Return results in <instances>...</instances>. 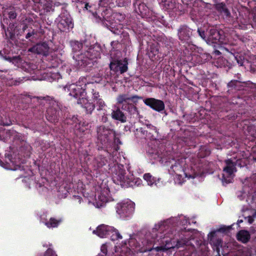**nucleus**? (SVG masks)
I'll return each mask as SVG.
<instances>
[{
	"label": "nucleus",
	"mask_w": 256,
	"mask_h": 256,
	"mask_svg": "<svg viewBox=\"0 0 256 256\" xmlns=\"http://www.w3.org/2000/svg\"><path fill=\"white\" fill-rule=\"evenodd\" d=\"M118 40H114L112 41L110 43V45L112 47V49H115L117 48V46L118 44Z\"/></svg>",
	"instance_id": "nucleus-60"
},
{
	"label": "nucleus",
	"mask_w": 256,
	"mask_h": 256,
	"mask_svg": "<svg viewBox=\"0 0 256 256\" xmlns=\"http://www.w3.org/2000/svg\"><path fill=\"white\" fill-rule=\"evenodd\" d=\"M144 104L153 110L161 112L165 108L164 102L153 98H146L143 100Z\"/></svg>",
	"instance_id": "nucleus-14"
},
{
	"label": "nucleus",
	"mask_w": 256,
	"mask_h": 256,
	"mask_svg": "<svg viewBox=\"0 0 256 256\" xmlns=\"http://www.w3.org/2000/svg\"><path fill=\"white\" fill-rule=\"evenodd\" d=\"M147 0H132V7L136 13L142 18L150 19L153 16L152 10L146 4Z\"/></svg>",
	"instance_id": "nucleus-9"
},
{
	"label": "nucleus",
	"mask_w": 256,
	"mask_h": 256,
	"mask_svg": "<svg viewBox=\"0 0 256 256\" xmlns=\"http://www.w3.org/2000/svg\"><path fill=\"white\" fill-rule=\"evenodd\" d=\"M166 244L164 246H157L154 248L158 252L160 250H165L170 248H179L183 246L185 244H188V240L186 239H181L180 240L175 242L174 240H170V242L166 241Z\"/></svg>",
	"instance_id": "nucleus-16"
},
{
	"label": "nucleus",
	"mask_w": 256,
	"mask_h": 256,
	"mask_svg": "<svg viewBox=\"0 0 256 256\" xmlns=\"http://www.w3.org/2000/svg\"><path fill=\"white\" fill-rule=\"evenodd\" d=\"M5 59L7 60H8L9 62H12L14 60H20V56H13L12 58H11L10 56H8V57L6 56Z\"/></svg>",
	"instance_id": "nucleus-58"
},
{
	"label": "nucleus",
	"mask_w": 256,
	"mask_h": 256,
	"mask_svg": "<svg viewBox=\"0 0 256 256\" xmlns=\"http://www.w3.org/2000/svg\"><path fill=\"white\" fill-rule=\"evenodd\" d=\"M108 10L110 11L108 16H110V18H114V20L120 23H121L124 20L125 14H124L117 12L112 14V10Z\"/></svg>",
	"instance_id": "nucleus-35"
},
{
	"label": "nucleus",
	"mask_w": 256,
	"mask_h": 256,
	"mask_svg": "<svg viewBox=\"0 0 256 256\" xmlns=\"http://www.w3.org/2000/svg\"><path fill=\"white\" fill-rule=\"evenodd\" d=\"M210 58V56L206 53L193 54L190 56V62L194 66L201 64L208 60Z\"/></svg>",
	"instance_id": "nucleus-20"
},
{
	"label": "nucleus",
	"mask_w": 256,
	"mask_h": 256,
	"mask_svg": "<svg viewBox=\"0 0 256 256\" xmlns=\"http://www.w3.org/2000/svg\"><path fill=\"white\" fill-rule=\"evenodd\" d=\"M192 30L186 25L181 26L178 30V35L180 40L186 42L190 40L192 35Z\"/></svg>",
	"instance_id": "nucleus-19"
},
{
	"label": "nucleus",
	"mask_w": 256,
	"mask_h": 256,
	"mask_svg": "<svg viewBox=\"0 0 256 256\" xmlns=\"http://www.w3.org/2000/svg\"><path fill=\"white\" fill-rule=\"evenodd\" d=\"M197 32H198L199 36L206 42L208 41V34L207 32L206 33L204 30H202V28H198Z\"/></svg>",
	"instance_id": "nucleus-47"
},
{
	"label": "nucleus",
	"mask_w": 256,
	"mask_h": 256,
	"mask_svg": "<svg viewBox=\"0 0 256 256\" xmlns=\"http://www.w3.org/2000/svg\"><path fill=\"white\" fill-rule=\"evenodd\" d=\"M238 42L239 43L240 45L243 44H244V43L246 42L247 39L244 37L241 36L238 38Z\"/></svg>",
	"instance_id": "nucleus-62"
},
{
	"label": "nucleus",
	"mask_w": 256,
	"mask_h": 256,
	"mask_svg": "<svg viewBox=\"0 0 256 256\" xmlns=\"http://www.w3.org/2000/svg\"><path fill=\"white\" fill-rule=\"evenodd\" d=\"M78 121V118L76 116H72V117L70 116H66L64 122L67 124H68L72 125L75 123H77Z\"/></svg>",
	"instance_id": "nucleus-46"
},
{
	"label": "nucleus",
	"mask_w": 256,
	"mask_h": 256,
	"mask_svg": "<svg viewBox=\"0 0 256 256\" xmlns=\"http://www.w3.org/2000/svg\"><path fill=\"white\" fill-rule=\"evenodd\" d=\"M142 99L143 98L142 96L138 95H132L129 96L128 94H119L117 96L116 100L117 103H124V102H126V101L130 100L132 102V104L136 106L138 103V100Z\"/></svg>",
	"instance_id": "nucleus-21"
},
{
	"label": "nucleus",
	"mask_w": 256,
	"mask_h": 256,
	"mask_svg": "<svg viewBox=\"0 0 256 256\" xmlns=\"http://www.w3.org/2000/svg\"><path fill=\"white\" fill-rule=\"evenodd\" d=\"M159 46L158 43H152L148 48V54L151 59L155 58V56L159 53Z\"/></svg>",
	"instance_id": "nucleus-26"
},
{
	"label": "nucleus",
	"mask_w": 256,
	"mask_h": 256,
	"mask_svg": "<svg viewBox=\"0 0 256 256\" xmlns=\"http://www.w3.org/2000/svg\"><path fill=\"white\" fill-rule=\"evenodd\" d=\"M122 110L121 109V106H115V108L112 110L111 114L112 118L122 123L126 122L127 120V118Z\"/></svg>",
	"instance_id": "nucleus-23"
},
{
	"label": "nucleus",
	"mask_w": 256,
	"mask_h": 256,
	"mask_svg": "<svg viewBox=\"0 0 256 256\" xmlns=\"http://www.w3.org/2000/svg\"><path fill=\"white\" fill-rule=\"evenodd\" d=\"M116 212L120 215V218H124L127 216L128 209H118Z\"/></svg>",
	"instance_id": "nucleus-51"
},
{
	"label": "nucleus",
	"mask_w": 256,
	"mask_h": 256,
	"mask_svg": "<svg viewBox=\"0 0 256 256\" xmlns=\"http://www.w3.org/2000/svg\"><path fill=\"white\" fill-rule=\"evenodd\" d=\"M255 217H256V212H255V214H253L252 216H248L247 217H246L245 219H247L248 222L250 224H252L254 221V218Z\"/></svg>",
	"instance_id": "nucleus-57"
},
{
	"label": "nucleus",
	"mask_w": 256,
	"mask_h": 256,
	"mask_svg": "<svg viewBox=\"0 0 256 256\" xmlns=\"http://www.w3.org/2000/svg\"><path fill=\"white\" fill-rule=\"evenodd\" d=\"M108 202V198L102 194H100L98 196V199H96V202L94 205L96 208H100L106 206L107 203Z\"/></svg>",
	"instance_id": "nucleus-28"
},
{
	"label": "nucleus",
	"mask_w": 256,
	"mask_h": 256,
	"mask_svg": "<svg viewBox=\"0 0 256 256\" xmlns=\"http://www.w3.org/2000/svg\"><path fill=\"white\" fill-rule=\"evenodd\" d=\"M237 118V116L234 113H231L230 114L226 116V120H235Z\"/></svg>",
	"instance_id": "nucleus-55"
},
{
	"label": "nucleus",
	"mask_w": 256,
	"mask_h": 256,
	"mask_svg": "<svg viewBox=\"0 0 256 256\" xmlns=\"http://www.w3.org/2000/svg\"><path fill=\"white\" fill-rule=\"evenodd\" d=\"M49 48L46 43H38L29 48L28 52L46 56L48 54Z\"/></svg>",
	"instance_id": "nucleus-18"
},
{
	"label": "nucleus",
	"mask_w": 256,
	"mask_h": 256,
	"mask_svg": "<svg viewBox=\"0 0 256 256\" xmlns=\"http://www.w3.org/2000/svg\"><path fill=\"white\" fill-rule=\"evenodd\" d=\"M106 112L104 111L103 112L104 115L102 116L101 118V122H106L108 120V115L105 114Z\"/></svg>",
	"instance_id": "nucleus-59"
},
{
	"label": "nucleus",
	"mask_w": 256,
	"mask_h": 256,
	"mask_svg": "<svg viewBox=\"0 0 256 256\" xmlns=\"http://www.w3.org/2000/svg\"><path fill=\"white\" fill-rule=\"evenodd\" d=\"M84 102L82 101V106L84 109L86 114H92L96 108L95 104L93 102H88L86 99H84Z\"/></svg>",
	"instance_id": "nucleus-30"
},
{
	"label": "nucleus",
	"mask_w": 256,
	"mask_h": 256,
	"mask_svg": "<svg viewBox=\"0 0 256 256\" xmlns=\"http://www.w3.org/2000/svg\"><path fill=\"white\" fill-rule=\"evenodd\" d=\"M74 200L76 202H77L78 203H80V204L81 202V201L82 200V197H80L79 196H74Z\"/></svg>",
	"instance_id": "nucleus-63"
},
{
	"label": "nucleus",
	"mask_w": 256,
	"mask_h": 256,
	"mask_svg": "<svg viewBox=\"0 0 256 256\" xmlns=\"http://www.w3.org/2000/svg\"><path fill=\"white\" fill-rule=\"evenodd\" d=\"M200 156L206 157L210 154V150L204 146L200 148Z\"/></svg>",
	"instance_id": "nucleus-50"
},
{
	"label": "nucleus",
	"mask_w": 256,
	"mask_h": 256,
	"mask_svg": "<svg viewBox=\"0 0 256 256\" xmlns=\"http://www.w3.org/2000/svg\"><path fill=\"white\" fill-rule=\"evenodd\" d=\"M120 38H122L123 40H128L129 39V34L127 32H126L124 30L123 28L122 29V31L120 34Z\"/></svg>",
	"instance_id": "nucleus-52"
},
{
	"label": "nucleus",
	"mask_w": 256,
	"mask_h": 256,
	"mask_svg": "<svg viewBox=\"0 0 256 256\" xmlns=\"http://www.w3.org/2000/svg\"><path fill=\"white\" fill-rule=\"evenodd\" d=\"M245 84L237 80H232L229 82L227 86L232 90L234 89L236 90H241L244 89Z\"/></svg>",
	"instance_id": "nucleus-29"
},
{
	"label": "nucleus",
	"mask_w": 256,
	"mask_h": 256,
	"mask_svg": "<svg viewBox=\"0 0 256 256\" xmlns=\"http://www.w3.org/2000/svg\"><path fill=\"white\" fill-rule=\"evenodd\" d=\"M43 256H58L51 248H48Z\"/></svg>",
	"instance_id": "nucleus-54"
},
{
	"label": "nucleus",
	"mask_w": 256,
	"mask_h": 256,
	"mask_svg": "<svg viewBox=\"0 0 256 256\" xmlns=\"http://www.w3.org/2000/svg\"><path fill=\"white\" fill-rule=\"evenodd\" d=\"M226 166L224 168V172H226L228 176H230L236 170V164L231 159L224 160Z\"/></svg>",
	"instance_id": "nucleus-25"
},
{
	"label": "nucleus",
	"mask_w": 256,
	"mask_h": 256,
	"mask_svg": "<svg viewBox=\"0 0 256 256\" xmlns=\"http://www.w3.org/2000/svg\"><path fill=\"white\" fill-rule=\"evenodd\" d=\"M92 95V100L94 102H95V106H96L97 110L100 111H105L106 110L104 109V108L106 106V104L102 99V98L100 96L99 92H96V90L94 88V92H90Z\"/></svg>",
	"instance_id": "nucleus-22"
},
{
	"label": "nucleus",
	"mask_w": 256,
	"mask_h": 256,
	"mask_svg": "<svg viewBox=\"0 0 256 256\" xmlns=\"http://www.w3.org/2000/svg\"><path fill=\"white\" fill-rule=\"evenodd\" d=\"M35 34H36V32L32 27H30L28 30V32L26 34L25 38L26 40H30V38L32 36H34Z\"/></svg>",
	"instance_id": "nucleus-48"
},
{
	"label": "nucleus",
	"mask_w": 256,
	"mask_h": 256,
	"mask_svg": "<svg viewBox=\"0 0 256 256\" xmlns=\"http://www.w3.org/2000/svg\"><path fill=\"white\" fill-rule=\"evenodd\" d=\"M222 182L223 183V184H228L229 183H230L231 178L229 176L228 178H226L224 175L223 174L222 177Z\"/></svg>",
	"instance_id": "nucleus-56"
},
{
	"label": "nucleus",
	"mask_w": 256,
	"mask_h": 256,
	"mask_svg": "<svg viewBox=\"0 0 256 256\" xmlns=\"http://www.w3.org/2000/svg\"><path fill=\"white\" fill-rule=\"evenodd\" d=\"M66 88L69 92V94L76 98H78V104H82V101H84V98L87 94L92 92L95 86L94 83L88 82L86 78L82 77L76 84L66 86Z\"/></svg>",
	"instance_id": "nucleus-2"
},
{
	"label": "nucleus",
	"mask_w": 256,
	"mask_h": 256,
	"mask_svg": "<svg viewBox=\"0 0 256 256\" xmlns=\"http://www.w3.org/2000/svg\"><path fill=\"white\" fill-rule=\"evenodd\" d=\"M162 8L170 13V14H178L182 12V6L177 2L176 0H170L161 6Z\"/></svg>",
	"instance_id": "nucleus-13"
},
{
	"label": "nucleus",
	"mask_w": 256,
	"mask_h": 256,
	"mask_svg": "<svg viewBox=\"0 0 256 256\" xmlns=\"http://www.w3.org/2000/svg\"><path fill=\"white\" fill-rule=\"evenodd\" d=\"M144 179L148 182V185L152 186L155 182L154 178L150 173L145 174L143 176Z\"/></svg>",
	"instance_id": "nucleus-43"
},
{
	"label": "nucleus",
	"mask_w": 256,
	"mask_h": 256,
	"mask_svg": "<svg viewBox=\"0 0 256 256\" xmlns=\"http://www.w3.org/2000/svg\"><path fill=\"white\" fill-rule=\"evenodd\" d=\"M96 162L98 168H101L108 163V160L106 158L102 155L97 156L96 158Z\"/></svg>",
	"instance_id": "nucleus-38"
},
{
	"label": "nucleus",
	"mask_w": 256,
	"mask_h": 256,
	"mask_svg": "<svg viewBox=\"0 0 256 256\" xmlns=\"http://www.w3.org/2000/svg\"><path fill=\"white\" fill-rule=\"evenodd\" d=\"M238 240L244 243L247 242L250 238V234L247 230H240L237 234Z\"/></svg>",
	"instance_id": "nucleus-32"
},
{
	"label": "nucleus",
	"mask_w": 256,
	"mask_h": 256,
	"mask_svg": "<svg viewBox=\"0 0 256 256\" xmlns=\"http://www.w3.org/2000/svg\"><path fill=\"white\" fill-rule=\"evenodd\" d=\"M116 4L120 7H127L130 5L132 0H116Z\"/></svg>",
	"instance_id": "nucleus-45"
},
{
	"label": "nucleus",
	"mask_w": 256,
	"mask_h": 256,
	"mask_svg": "<svg viewBox=\"0 0 256 256\" xmlns=\"http://www.w3.org/2000/svg\"><path fill=\"white\" fill-rule=\"evenodd\" d=\"M116 104H120L121 109L128 112L130 117L139 118H142V116H141L140 114L138 108L134 104H132L128 101H126V102H124V103L116 102Z\"/></svg>",
	"instance_id": "nucleus-15"
},
{
	"label": "nucleus",
	"mask_w": 256,
	"mask_h": 256,
	"mask_svg": "<svg viewBox=\"0 0 256 256\" xmlns=\"http://www.w3.org/2000/svg\"><path fill=\"white\" fill-rule=\"evenodd\" d=\"M61 220H56L54 218H51L50 220L46 222V225L48 228H53L56 227L58 224L61 222Z\"/></svg>",
	"instance_id": "nucleus-42"
},
{
	"label": "nucleus",
	"mask_w": 256,
	"mask_h": 256,
	"mask_svg": "<svg viewBox=\"0 0 256 256\" xmlns=\"http://www.w3.org/2000/svg\"><path fill=\"white\" fill-rule=\"evenodd\" d=\"M128 62L126 60H124V62H122V60H120V66L118 67V72L120 74H122L124 73L128 70Z\"/></svg>",
	"instance_id": "nucleus-41"
},
{
	"label": "nucleus",
	"mask_w": 256,
	"mask_h": 256,
	"mask_svg": "<svg viewBox=\"0 0 256 256\" xmlns=\"http://www.w3.org/2000/svg\"><path fill=\"white\" fill-rule=\"evenodd\" d=\"M228 2L224 0L219 4H216L214 6V8L224 18L230 20L232 18V16L227 4Z\"/></svg>",
	"instance_id": "nucleus-17"
},
{
	"label": "nucleus",
	"mask_w": 256,
	"mask_h": 256,
	"mask_svg": "<svg viewBox=\"0 0 256 256\" xmlns=\"http://www.w3.org/2000/svg\"><path fill=\"white\" fill-rule=\"evenodd\" d=\"M5 32L7 39L12 41H14L16 39L14 24L13 22H10L6 28V30H5Z\"/></svg>",
	"instance_id": "nucleus-27"
},
{
	"label": "nucleus",
	"mask_w": 256,
	"mask_h": 256,
	"mask_svg": "<svg viewBox=\"0 0 256 256\" xmlns=\"http://www.w3.org/2000/svg\"><path fill=\"white\" fill-rule=\"evenodd\" d=\"M109 232H115L117 238H122V236L120 234L118 230L113 227L104 224L98 226L96 230L93 231V233L96 234L100 238H104L108 233Z\"/></svg>",
	"instance_id": "nucleus-12"
},
{
	"label": "nucleus",
	"mask_w": 256,
	"mask_h": 256,
	"mask_svg": "<svg viewBox=\"0 0 256 256\" xmlns=\"http://www.w3.org/2000/svg\"><path fill=\"white\" fill-rule=\"evenodd\" d=\"M208 38L207 42L222 44L226 42L224 32L214 26H210L207 29Z\"/></svg>",
	"instance_id": "nucleus-10"
},
{
	"label": "nucleus",
	"mask_w": 256,
	"mask_h": 256,
	"mask_svg": "<svg viewBox=\"0 0 256 256\" xmlns=\"http://www.w3.org/2000/svg\"><path fill=\"white\" fill-rule=\"evenodd\" d=\"M110 11L106 9L101 14L102 16H98L101 24L113 34L119 35L123 28V24L116 20L114 18H110V16H108Z\"/></svg>",
	"instance_id": "nucleus-6"
},
{
	"label": "nucleus",
	"mask_w": 256,
	"mask_h": 256,
	"mask_svg": "<svg viewBox=\"0 0 256 256\" xmlns=\"http://www.w3.org/2000/svg\"><path fill=\"white\" fill-rule=\"evenodd\" d=\"M116 132L108 128L101 126L97 128L98 144L102 145V148L110 146L115 137Z\"/></svg>",
	"instance_id": "nucleus-5"
},
{
	"label": "nucleus",
	"mask_w": 256,
	"mask_h": 256,
	"mask_svg": "<svg viewBox=\"0 0 256 256\" xmlns=\"http://www.w3.org/2000/svg\"><path fill=\"white\" fill-rule=\"evenodd\" d=\"M118 204L120 208H134L135 207V203L130 199L124 200Z\"/></svg>",
	"instance_id": "nucleus-36"
},
{
	"label": "nucleus",
	"mask_w": 256,
	"mask_h": 256,
	"mask_svg": "<svg viewBox=\"0 0 256 256\" xmlns=\"http://www.w3.org/2000/svg\"><path fill=\"white\" fill-rule=\"evenodd\" d=\"M244 44H240L239 43L236 42V44H232L228 48H226V50L229 52L232 56L236 55V54H240L244 52Z\"/></svg>",
	"instance_id": "nucleus-24"
},
{
	"label": "nucleus",
	"mask_w": 256,
	"mask_h": 256,
	"mask_svg": "<svg viewBox=\"0 0 256 256\" xmlns=\"http://www.w3.org/2000/svg\"><path fill=\"white\" fill-rule=\"evenodd\" d=\"M108 166L112 172V180L116 184L120 185L122 188L132 187L140 184V180H135L132 176L126 174L124 165L116 162L109 164Z\"/></svg>",
	"instance_id": "nucleus-1"
},
{
	"label": "nucleus",
	"mask_w": 256,
	"mask_h": 256,
	"mask_svg": "<svg viewBox=\"0 0 256 256\" xmlns=\"http://www.w3.org/2000/svg\"><path fill=\"white\" fill-rule=\"evenodd\" d=\"M120 66V60H113L110 64V70H112L114 72H118V67Z\"/></svg>",
	"instance_id": "nucleus-40"
},
{
	"label": "nucleus",
	"mask_w": 256,
	"mask_h": 256,
	"mask_svg": "<svg viewBox=\"0 0 256 256\" xmlns=\"http://www.w3.org/2000/svg\"><path fill=\"white\" fill-rule=\"evenodd\" d=\"M172 163L170 166V170L172 172L175 174H177L178 172H180L182 170V165L180 164L179 160H176L174 158L172 159V162H170Z\"/></svg>",
	"instance_id": "nucleus-31"
},
{
	"label": "nucleus",
	"mask_w": 256,
	"mask_h": 256,
	"mask_svg": "<svg viewBox=\"0 0 256 256\" xmlns=\"http://www.w3.org/2000/svg\"><path fill=\"white\" fill-rule=\"evenodd\" d=\"M248 134L252 138H256V126L254 125H250L247 128Z\"/></svg>",
	"instance_id": "nucleus-44"
},
{
	"label": "nucleus",
	"mask_w": 256,
	"mask_h": 256,
	"mask_svg": "<svg viewBox=\"0 0 256 256\" xmlns=\"http://www.w3.org/2000/svg\"><path fill=\"white\" fill-rule=\"evenodd\" d=\"M39 106L38 109L40 111L43 112L44 107L48 105L46 114L47 120L52 123L58 122L60 117V111L61 110L60 104L56 100L50 99V97H44L37 99Z\"/></svg>",
	"instance_id": "nucleus-3"
},
{
	"label": "nucleus",
	"mask_w": 256,
	"mask_h": 256,
	"mask_svg": "<svg viewBox=\"0 0 256 256\" xmlns=\"http://www.w3.org/2000/svg\"><path fill=\"white\" fill-rule=\"evenodd\" d=\"M240 26L242 29L244 30L249 29L251 27L256 28V15H255L254 16L252 21L251 22L250 24L248 23L242 24L240 25Z\"/></svg>",
	"instance_id": "nucleus-39"
},
{
	"label": "nucleus",
	"mask_w": 256,
	"mask_h": 256,
	"mask_svg": "<svg viewBox=\"0 0 256 256\" xmlns=\"http://www.w3.org/2000/svg\"><path fill=\"white\" fill-rule=\"evenodd\" d=\"M250 232L252 234L256 236V226H254L250 228Z\"/></svg>",
	"instance_id": "nucleus-64"
},
{
	"label": "nucleus",
	"mask_w": 256,
	"mask_h": 256,
	"mask_svg": "<svg viewBox=\"0 0 256 256\" xmlns=\"http://www.w3.org/2000/svg\"><path fill=\"white\" fill-rule=\"evenodd\" d=\"M70 44L72 48V52L74 53L73 56L76 54H80L77 53L79 52L82 48L83 44L78 40H71L70 42Z\"/></svg>",
	"instance_id": "nucleus-34"
},
{
	"label": "nucleus",
	"mask_w": 256,
	"mask_h": 256,
	"mask_svg": "<svg viewBox=\"0 0 256 256\" xmlns=\"http://www.w3.org/2000/svg\"><path fill=\"white\" fill-rule=\"evenodd\" d=\"M100 48L90 47L84 52L74 55V58L78 62L79 66L91 68L96 62V59L100 58Z\"/></svg>",
	"instance_id": "nucleus-4"
},
{
	"label": "nucleus",
	"mask_w": 256,
	"mask_h": 256,
	"mask_svg": "<svg viewBox=\"0 0 256 256\" xmlns=\"http://www.w3.org/2000/svg\"><path fill=\"white\" fill-rule=\"evenodd\" d=\"M61 10L57 24L58 28L61 32H68L74 28L72 18L65 7H62Z\"/></svg>",
	"instance_id": "nucleus-8"
},
{
	"label": "nucleus",
	"mask_w": 256,
	"mask_h": 256,
	"mask_svg": "<svg viewBox=\"0 0 256 256\" xmlns=\"http://www.w3.org/2000/svg\"><path fill=\"white\" fill-rule=\"evenodd\" d=\"M50 78L53 80H58L59 79L62 78V76L58 72L52 74Z\"/></svg>",
	"instance_id": "nucleus-53"
},
{
	"label": "nucleus",
	"mask_w": 256,
	"mask_h": 256,
	"mask_svg": "<svg viewBox=\"0 0 256 256\" xmlns=\"http://www.w3.org/2000/svg\"><path fill=\"white\" fill-rule=\"evenodd\" d=\"M244 52L240 54H236L234 56H232V58L234 62L236 61V63L239 64L240 66H242L244 64Z\"/></svg>",
	"instance_id": "nucleus-37"
},
{
	"label": "nucleus",
	"mask_w": 256,
	"mask_h": 256,
	"mask_svg": "<svg viewBox=\"0 0 256 256\" xmlns=\"http://www.w3.org/2000/svg\"><path fill=\"white\" fill-rule=\"evenodd\" d=\"M147 126H148V128L150 129V130L154 131L155 132H156V133L158 132V130L156 126H154L150 124L147 125Z\"/></svg>",
	"instance_id": "nucleus-61"
},
{
	"label": "nucleus",
	"mask_w": 256,
	"mask_h": 256,
	"mask_svg": "<svg viewBox=\"0 0 256 256\" xmlns=\"http://www.w3.org/2000/svg\"><path fill=\"white\" fill-rule=\"evenodd\" d=\"M34 4H38V8L41 14H51L60 10L62 6L60 2L52 0H32Z\"/></svg>",
	"instance_id": "nucleus-7"
},
{
	"label": "nucleus",
	"mask_w": 256,
	"mask_h": 256,
	"mask_svg": "<svg viewBox=\"0 0 256 256\" xmlns=\"http://www.w3.org/2000/svg\"><path fill=\"white\" fill-rule=\"evenodd\" d=\"M232 229L231 226H221L218 230L210 232L208 234V238L210 243L218 247L222 244L221 239L218 238V233L221 232L224 234H227Z\"/></svg>",
	"instance_id": "nucleus-11"
},
{
	"label": "nucleus",
	"mask_w": 256,
	"mask_h": 256,
	"mask_svg": "<svg viewBox=\"0 0 256 256\" xmlns=\"http://www.w3.org/2000/svg\"><path fill=\"white\" fill-rule=\"evenodd\" d=\"M220 60L221 66L224 68H227L228 70L231 68L235 64V62L233 60L232 56L229 57L228 58H222Z\"/></svg>",
	"instance_id": "nucleus-33"
},
{
	"label": "nucleus",
	"mask_w": 256,
	"mask_h": 256,
	"mask_svg": "<svg viewBox=\"0 0 256 256\" xmlns=\"http://www.w3.org/2000/svg\"><path fill=\"white\" fill-rule=\"evenodd\" d=\"M8 16L10 20H14L16 18L17 14L14 8H10L8 11Z\"/></svg>",
	"instance_id": "nucleus-49"
}]
</instances>
